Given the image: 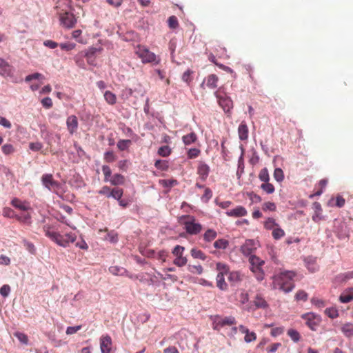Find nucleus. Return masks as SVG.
Segmentation results:
<instances>
[{
    "label": "nucleus",
    "mask_w": 353,
    "mask_h": 353,
    "mask_svg": "<svg viewBox=\"0 0 353 353\" xmlns=\"http://www.w3.org/2000/svg\"><path fill=\"white\" fill-rule=\"evenodd\" d=\"M99 50L96 48H90L84 54L87 62L92 65H96V53Z\"/></svg>",
    "instance_id": "nucleus-22"
},
{
    "label": "nucleus",
    "mask_w": 353,
    "mask_h": 353,
    "mask_svg": "<svg viewBox=\"0 0 353 353\" xmlns=\"http://www.w3.org/2000/svg\"><path fill=\"white\" fill-rule=\"evenodd\" d=\"M59 46L62 50H64L66 51H70V50H73L75 48L76 44L74 43H71V42H67V43H60Z\"/></svg>",
    "instance_id": "nucleus-62"
},
{
    "label": "nucleus",
    "mask_w": 353,
    "mask_h": 353,
    "mask_svg": "<svg viewBox=\"0 0 353 353\" xmlns=\"http://www.w3.org/2000/svg\"><path fill=\"white\" fill-rule=\"evenodd\" d=\"M61 23L66 28H72L77 23V19L72 13L65 12L60 14Z\"/></svg>",
    "instance_id": "nucleus-9"
},
{
    "label": "nucleus",
    "mask_w": 353,
    "mask_h": 353,
    "mask_svg": "<svg viewBox=\"0 0 353 353\" xmlns=\"http://www.w3.org/2000/svg\"><path fill=\"white\" fill-rule=\"evenodd\" d=\"M2 152L6 155H9L14 152L15 150L12 144L7 143L4 144L1 147Z\"/></svg>",
    "instance_id": "nucleus-48"
},
{
    "label": "nucleus",
    "mask_w": 353,
    "mask_h": 353,
    "mask_svg": "<svg viewBox=\"0 0 353 353\" xmlns=\"http://www.w3.org/2000/svg\"><path fill=\"white\" fill-rule=\"evenodd\" d=\"M228 245V241L224 239H219L214 243V247L216 249L224 250L227 248Z\"/></svg>",
    "instance_id": "nucleus-35"
},
{
    "label": "nucleus",
    "mask_w": 353,
    "mask_h": 353,
    "mask_svg": "<svg viewBox=\"0 0 353 353\" xmlns=\"http://www.w3.org/2000/svg\"><path fill=\"white\" fill-rule=\"evenodd\" d=\"M225 214L228 216L237 218L246 216L248 211L243 206L238 205L235 208L227 211Z\"/></svg>",
    "instance_id": "nucleus-17"
},
{
    "label": "nucleus",
    "mask_w": 353,
    "mask_h": 353,
    "mask_svg": "<svg viewBox=\"0 0 353 353\" xmlns=\"http://www.w3.org/2000/svg\"><path fill=\"white\" fill-rule=\"evenodd\" d=\"M273 175L274 179L278 182H281L284 179V174L281 168H276Z\"/></svg>",
    "instance_id": "nucleus-54"
},
{
    "label": "nucleus",
    "mask_w": 353,
    "mask_h": 353,
    "mask_svg": "<svg viewBox=\"0 0 353 353\" xmlns=\"http://www.w3.org/2000/svg\"><path fill=\"white\" fill-rule=\"evenodd\" d=\"M219 78L216 75L212 74L205 77L201 85L202 88L206 85L210 89H214L218 85Z\"/></svg>",
    "instance_id": "nucleus-15"
},
{
    "label": "nucleus",
    "mask_w": 353,
    "mask_h": 353,
    "mask_svg": "<svg viewBox=\"0 0 353 353\" xmlns=\"http://www.w3.org/2000/svg\"><path fill=\"white\" fill-rule=\"evenodd\" d=\"M216 270L218 271V274L228 275L230 272L229 266L221 262H218L216 263Z\"/></svg>",
    "instance_id": "nucleus-28"
},
{
    "label": "nucleus",
    "mask_w": 353,
    "mask_h": 353,
    "mask_svg": "<svg viewBox=\"0 0 353 353\" xmlns=\"http://www.w3.org/2000/svg\"><path fill=\"white\" fill-rule=\"evenodd\" d=\"M288 335L291 338L294 342L300 341L301 335L298 331L294 329H289L287 332Z\"/></svg>",
    "instance_id": "nucleus-39"
},
{
    "label": "nucleus",
    "mask_w": 353,
    "mask_h": 353,
    "mask_svg": "<svg viewBox=\"0 0 353 353\" xmlns=\"http://www.w3.org/2000/svg\"><path fill=\"white\" fill-rule=\"evenodd\" d=\"M41 181L43 185L50 191H54L59 187V182L53 179L51 174H43L41 177Z\"/></svg>",
    "instance_id": "nucleus-10"
},
{
    "label": "nucleus",
    "mask_w": 353,
    "mask_h": 353,
    "mask_svg": "<svg viewBox=\"0 0 353 353\" xmlns=\"http://www.w3.org/2000/svg\"><path fill=\"white\" fill-rule=\"evenodd\" d=\"M112 189L109 186L104 185L98 191V193L105 196L107 198H110Z\"/></svg>",
    "instance_id": "nucleus-56"
},
{
    "label": "nucleus",
    "mask_w": 353,
    "mask_h": 353,
    "mask_svg": "<svg viewBox=\"0 0 353 353\" xmlns=\"http://www.w3.org/2000/svg\"><path fill=\"white\" fill-rule=\"evenodd\" d=\"M184 251L185 248L179 245H176L172 251V254L175 256L173 263L177 267L185 266L188 263L187 258L183 256Z\"/></svg>",
    "instance_id": "nucleus-8"
},
{
    "label": "nucleus",
    "mask_w": 353,
    "mask_h": 353,
    "mask_svg": "<svg viewBox=\"0 0 353 353\" xmlns=\"http://www.w3.org/2000/svg\"><path fill=\"white\" fill-rule=\"evenodd\" d=\"M154 166L159 170L165 171L168 169V163L165 160H157Z\"/></svg>",
    "instance_id": "nucleus-46"
},
{
    "label": "nucleus",
    "mask_w": 353,
    "mask_h": 353,
    "mask_svg": "<svg viewBox=\"0 0 353 353\" xmlns=\"http://www.w3.org/2000/svg\"><path fill=\"white\" fill-rule=\"evenodd\" d=\"M261 188L268 194H272L274 192V187L272 183L265 182L261 184Z\"/></svg>",
    "instance_id": "nucleus-49"
},
{
    "label": "nucleus",
    "mask_w": 353,
    "mask_h": 353,
    "mask_svg": "<svg viewBox=\"0 0 353 353\" xmlns=\"http://www.w3.org/2000/svg\"><path fill=\"white\" fill-rule=\"evenodd\" d=\"M159 183L163 187L166 188H172L178 183L177 181L175 179H163L160 180Z\"/></svg>",
    "instance_id": "nucleus-53"
},
{
    "label": "nucleus",
    "mask_w": 353,
    "mask_h": 353,
    "mask_svg": "<svg viewBox=\"0 0 353 353\" xmlns=\"http://www.w3.org/2000/svg\"><path fill=\"white\" fill-rule=\"evenodd\" d=\"M353 300V288L346 289L339 296L341 303H347Z\"/></svg>",
    "instance_id": "nucleus-24"
},
{
    "label": "nucleus",
    "mask_w": 353,
    "mask_h": 353,
    "mask_svg": "<svg viewBox=\"0 0 353 353\" xmlns=\"http://www.w3.org/2000/svg\"><path fill=\"white\" fill-rule=\"evenodd\" d=\"M272 234L274 239L278 240L283 237L285 234L284 230H282L279 225L272 230Z\"/></svg>",
    "instance_id": "nucleus-36"
},
{
    "label": "nucleus",
    "mask_w": 353,
    "mask_h": 353,
    "mask_svg": "<svg viewBox=\"0 0 353 353\" xmlns=\"http://www.w3.org/2000/svg\"><path fill=\"white\" fill-rule=\"evenodd\" d=\"M259 179L261 181L265 182H268L270 180V176L268 173V170L266 168H264L261 170L259 174Z\"/></svg>",
    "instance_id": "nucleus-45"
},
{
    "label": "nucleus",
    "mask_w": 353,
    "mask_h": 353,
    "mask_svg": "<svg viewBox=\"0 0 353 353\" xmlns=\"http://www.w3.org/2000/svg\"><path fill=\"white\" fill-rule=\"evenodd\" d=\"M214 94L218 99L219 104L221 106L224 112H229L233 106L232 101L228 97H221L218 94L217 92H215Z\"/></svg>",
    "instance_id": "nucleus-16"
},
{
    "label": "nucleus",
    "mask_w": 353,
    "mask_h": 353,
    "mask_svg": "<svg viewBox=\"0 0 353 353\" xmlns=\"http://www.w3.org/2000/svg\"><path fill=\"white\" fill-rule=\"evenodd\" d=\"M66 126L68 131L71 135L76 133L79 126L77 117L75 115L69 116L66 119Z\"/></svg>",
    "instance_id": "nucleus-14"
},
{
    "label": "nucleus",
    "mask_w": 353,
    "mask_h": 353,
    "mask_svg": "<svg viewBox=\"0 0 353 353\" xmlns=\"http://www.w3.org/2000/svg\"><path fill=\"white\" fill-rule=\"evenodd\" d=\"M307 298H308V294L304 290H300L295 294V299L297 301H306L307 300Z\"/></svg>",
    "instance_id": "nucleus-50"
},
{
    "label": "nucleus",
    "mask_w": 353,
    "mask_h": 353,
    "mask_svg": "<svg viewBox=\"0 0 353 353\" xmlns=\"http://www.w3.org/2000/svg\"><path fill=\"white\" fill-rule=\"evenodd\" d=\"M193 73V71L188 69L182 75V79L183 81L186 82V83H189L192 81V77L191 75Z\"/></svg>",
    "instance_id": "nucleus-63"
},
{
    "label": "nucleus",
    "mask_w": 353,
    "mask_h": 353,
    "mask_svg": "<svg viewBox=\"0 0 353 353\" xmlns=\"http://www.w3.org/2000/svg\"><path fill=\"white\" fill-rule=\"evenodd\" d=\"M190 254H191V256L194 259H201L202 261H205L207 258L205 253L203 251H201V250H199L197 248H192L190 250Z\"/></svg>",
    "instance_id": "nucleus-30"
},
{
    "label": "nucleus",
    "mask_w": 353,
    "mask_h": 353,
    "mask_svg": "<svg viewBox=\"0 0 353 353\" xmlns=\"http://www.w3.org/2000/svg\"><path fill=\"white\" fill-rule=\"evenodd\" d=\"M102 172L104 174V181H109V180L112 176L110 168L108 165H103L102 166Z\"/></svg>",
    "instance_id": "nucleus-47"
},
{
    "label": "nucleus",
    "mask_w": 353,
    "mask_h": 353,
    "mask_svg": "<svg viewBox=\"0 0 353 353\" xmlns=\"http://www.w3.org/2000/svg\"><path fill=\"white\" fill-rule=\"evenodd\" d=\"M117 160V156L112 151H108L104 154V161L107 163H112Z\"/></svg>",
    "instance_id": "nucleus-51"
},
{
    "label": "nucleus",
    "mask_w": 353,
    "mask_h": 353,
    "mask_svg": "<svg viewBox=\"0 0 353 353\" xmlns=\"http://www.w3.org/2000/svg\"><path fill=\"white\" fill-rule=\"evenodd\" d=\"M256 243L252 239H248L241 247V252L242 254L247 256L254 255L253 253L256 250Z\"/></svg>",
    "instance_id": "nucleus-11"
},
{
    "label": "nucleus",
    "mask_w": 353,
    "mask_h": 353,
    "mask_svg": "<svg viewBox=\"0 0 353 353\" xmlns=\"http://www.w3.org/2000/svg\"><path fill=\"white\" fill-rule=\"evenodd\" d=\"M135 54L141 59L143 63L158 65L161 62V59L159 56H157L143 46L139 45L136 48Z\"/></svg>",
    "instance_id": "nucleus-3"
},
{
    "label": "nucleus",
    "mask_w": 353,
    "mask_h": 353,
    "mask_svg": "<svg viewBox=\"0 0 353 353\" xmlns=\"http://www.w3.org/2000/svg\"><path fill=\"white\" fill-rule=\"evenodd\" d=\"M12 74V67L6 60L0 58V75L10 77Z\"/></svg>",
    "instance_id": "nucleus-18"
},
{
    "label": "nucleus",
    "mask_w": 353,
    "mask_h": 353,
    "mask_svg": "<svg viewBox=\"0 0 353 353\" xmlns=\"http://www.w3.org/2000/svg\"><path fill=\"white\" fill-rule=\"evenodd\" d=\"M123 194V190L119 188H114L111 191V197L114 198L116 200H120L122 198Z\"/></svg>",
    "instance_id": "nucleus-38"
},
{
    "label": "nucleus",
    "mask_w": 353,
    "mask_h": 353,
    "mask_svg": "<svg viewBox=\"0 0 353 353\" xmlns=\"http://www.w3.org/2000/svg\"><path fill=\"white\" fill-rule=\"evenodd\" d=\"M243 274L240 272L232 271L229 272L228 279V281L231 283V285H235L241 282L243 279Z\"/></svg>",
    "instance_id": "nucleus-20"
},
{
    "label": "nucleus",
    "mask_w": 353,
    "mask_h": 353,
    "mask_svg": "<svg viewBox=\"0 0 353 353\" xmlns=\"http://www.w3.org/2000/svg\"><path fill=\"white\" fill-rule=\"evenodd\" d=\"M341 330L346 337L350 338L353 336V323L347 322L343 324Z\"/></svg>",
    "instance_id": "nucleus-25"
},
{
    "label": "nucleus",
    "mask_w": 353,
    "mask_h": 353,
    "mask_svg": "<svg viewBox=\"0 0 353 353\" xmlns=\"http://www.w3.org/2000/svg\"><path fill=\"white\" fill-rule=\"evenodd\" d=\"M100 348L101 353H112V341L109 335H104L101 337Z\"/></svg>",
    "instance_id": "nucleus-12"
},
{
    "label": "nucleus",
    "mask_w": 353,
    "mask_h": 353,
    "mask_svg": "<svg viewBox=\"0 0 353 353\" xmlns=\"http://www.w3.org/2000/svg\"><path fill=\"white\" fill-rule=\"evenodd\" d=\"M311 303L313 305L319 309L323 308L327 305L325 301L315 297H313L311 299Z\"/></svg>",
    "instance_id": "nucleus-43"
},
{
    "label": "nucleus",
    "mask_w": 353,
    "mask_h": 353,
    "mask_svg": "<svg viewBox=\"0 0 353 353\" xmlns=\"http://www.w3.org/2000/svg\"><path fill=\"white\" fill-rule=\"evenodd\" d=\"M198 139L197 135L195 132H192L182 137V141L185 145H191L195 143Z\"/></svg>",
    "instance_id": "nucleus-27"
},
{
    "label": "nucleus",
    "mask_w": 353,
    "mask_h": 353,
    "mask_svg": "<svg viewBox=\"0 0 353 353\" xmlns=\"http://www.w3.org/2000/svg\"><path fill=\"white\" fill-rule=\"evenodd\" d=\"M301 318L305 321L307 326L312 330H316L318 326L321 322L320 315L314 312H307L301 315Z\"/></svg>",
    "instance_id": "nucleus-7"
},
{
    "label": "nucleus",
    "mask_w": 353,
    "mask_h": 353,
    "mask_svg": "<svg viewBox=\"0 0 353 353\" xmlns=\"http://www.w3.org/2000/svg\"><path fill=\"white\" fill-rule=\"evenodd\" d=\"M256 307L265 308L268 306L266 301L261 296L257 294L253 301Z\"/></svg>",
    "instance_id": "nucleus-33"
},
{
    "label": "nucleus",
    "mask_w": 353,
    "mask_h": 353,
    "mask_svg": "<svg viewBox=\"0 0 353 353\" xmlns=\"http://www.w3.org/2000/svg\"><path fill=\"white\" fill-rule=\"evenodd\" d=\"M104 99L105 101L110 105H113L117 103L116 95L109 90L105 92Z\"/></svg>",
    "instance_id": "nucleus-31"
},
{
    "label": "nucleus",
    "mask_w": 353,
    "mask_h": 353,
    "mask_svg": "<svg viewBox=\"0 0 353 353\" xmlns=\"http://www.w3.org/2000/svg\"><path fill=\"white\" fill-rule=\"evenodd\" d=\"M295 272L285 271L274 275L272 277V288L288 293L294 288V278Z\"/></svg>",
    "instance_id": "nucleus-1"
},
{
    "label": "nucleus",
    "mask_w": 353,
    "mask_h": 353,
    "mask_svg": "<svg viewBox=\"0 0 353 353\" xmlns=\"http://www.w3.org/2000/svg\"><path fill=\"white\" fill-rule=\"evenodd\" d=\"M248 127L245 121H242L238 128V134L240 140L246 141L248 139Z\"/></svg>",
    "instance_id": "nucleus-23"
},
{
    "label": "nucleus",
    "mask_w": 353,
    "mask_h": 353,
    "mask_svg": "<svg viewBox=\"0 0 353 353\" xmlns=\"http://www.w3.org/2000/svg\"><path fill=\"white\" fill-rule=\"evenodd\" d=\"M45 235L55 242L59 246L67 248L70 243H74L77 239V236L72 233H65L61 234L59 232L50 230V227L45 225L43 227Z\"/></svg>",
    "instance_id": "nucleus-2"
},
{
    "label": "nucleus",
    "mask_w": 353,
    "mask_h": 353,
    "mask_svg": "<svg viewBox=\"0 0 353 353\" xmlns=\"http://www.w3.org/2000/svg\"><path fill=\"white\" fill-rule=\"evenodd\" d=\"M131 143H132L131 141L129 139L119 140L117 142V147L120 150L123 151L129 148Z\"/></svg>",
    "instance_id": "nucleus-42"
},
{
    "label": "nucleus",
    "mask_w": 353,
    "mask_h": 353,
    "mask_svg": "<svg viewBox=\"0 0 353 353\" xmlns=\"http://www.w3.org/2000/svg\"><path fill=\"white\" fill-rule=\"evenodd\" d=\"M172 150L168 145L161 146L158 150V154L166 157H168L171 154Z\"/></svg>",
    "instance_id": "nucleus-44"
},
{
    "label": "nucleus",
    "mask_w": 353,
    "mask_h": 353,
    "mask_svg": "<svg viewBox=\"0 0 353 353\" xmlns=\"http://www.w3.org/2000/svg\"><path fill=\"white\" fill-rule=\"evenodd\" d=\"M234 324H236V319L232 316L223 317L221 316L216 315L212 317V327L216 330H219L224 326H230Z\"/></svg>",
    "instance_id": "nucleus-6"
},
{
    "label": "nucleus",
    "mask_w": 353,
    "mask_h": 353,
    "mask_svg": "<svg viewBox=\"0 0 353 353\" xmlns=\"http://www.w3.org/2000/svg\"><path fill=\"white\" fill-rule=\"evenodd\" d=\"M239 330L241 333L245 334V336L244 337V340L246 343H250V342L254 341L256 339V333L254 332H250L248 328H247L244 325H239Z\"/></svg>",
    "instance_id": "nucleus-19"
},
{
    "label": "nucleus",
    "mask_w": 353,
    "mask_h": 353,
    "mask_svg": "<svg viewBox=\"0 0 353 353\" xmlns=\"http://www.w3.org/2000/svg\"><path fill=\"white\" fill-rule=\"evenodd\" d=\"M10 292V287L9 285H3L1 288H0V294L3 296V297H7L9 294Z\"/></svg>",
    "instance_id": "nucleus-64"
},
{
    "label": "nucleus",
    "mask_w": 353,
    "mask_h": 353,
    "mask_svg": "<svg viewBox=\"0 0 353 353\" xmlns=\"http://www.w3.org/2000/svg\"><path fill=\"white\" fill-rule=\"evenodd\" d=\"M262 209L264 211H272L274 212L276 209V205L273 202L268 201L263 204Z\"/></svg>",
    "instance_id": "nucleus-57"
},
{
    "label": "nucleus",
    "mask_w": 353,
    "mask_h": 353,
    "mask_svg": "<svg viewBox=\"0 0 353 353\" xmlns=\"http://www.w3.org/2000/svg\"><path fill=\"white\" fill-rule=\"evenodd\" d=\"M14 336L17 338V339L23 344H28V336L22 332H17L14 334Z\"/></svg>",
    "instance_id": "nucleus-55"
},
{
    "label": "nucleus",
    "mask_w": 353,
    "mask_h": 353,
    "mask_svg": "<svg viewBox=\"0 0 353 353\" xmlns=\"http://www.w3.org/2000/svg\"><path fill=\"white\" fill-rule=\"evenodd\" d=\"M217 236V233L215 230L212 229H208L205 231V232L203 234V239L205 241L211 242Z\"/></svg>",
    "instance_id": "nucleus-34"
},
{
    "label": "nucleus",
    "mask_w": 353,
    "mask_h": 353,
    "mask_svg": "<svg viewBox=\"0 0 353 353\" xmlns=\"http://www.w3.org/2000/svg\"><path fill=\"white\" fill-rule=\"evenodd\" d=\"M210 172V168L208 165L203 161H199L197 166L196 173L199 176V179L203 181H205L207 179L209 173Z\"/></svg>",
    "instance_id": "nucleus-13"
},
{
    "label": "nucleus",
    "mask_w": 353,
    "mask_h": 353,
    "mask_svg": "<svg viewBox=\"0 0 353 353\" xmlns=\"http://www.w3.org/2000/svg\"><path fill=\"white\" fill-rule=\"evenodd\" d=\"M168 26L172 29H175L179 26L178 19L175 16H171L168 20Z\"/></svg>",
    "instance_id": "nucleus-61"
},
{
    "label": "nucleus",
    "mask_w": 353,
    "mask_h": 353,
    "mask_svg": "<svg viewBox=\"0 0 353 353\" xmlns=\"http://www.w3.org/2000/svg\"><path fill=\"white\" fill-rule=\"evenodd\" d=\"M188 270L192 274H201L203 271V267L200 264L192 265L188 264L187 266Z\"/></svg>",
    "instance_id": "nucleus-32"
},
{
    "label": "nucleus",
    "mask_w": 353,
    "mask_h": 353,
    "mask_svg": "<svg viewBox=\"0 0 353 353\" xmlns=\"http://www.w3.org/2000/svg\"><path fill=\"white\" fill-rule=\"evenodd\" d=\"M250 263V270L254 274L256 279L259 281H261L264 279V272L262 268L265 264V261L255 255H251L249 257Z\"/></svg>",
    "instance_id": "nucleus-4"
},
{
    "label": "nucleus",
    "mask_w": 353,
    "mask_h": 353,
    "mask_svg": "<svg viewBox=\"0 0 353 353\" xmlns=\"http://www.w3.org/2000/svg\"><path fill=\"white\" fill-rule=\"evenodd\" d=\"M125 181V176L121 174H114L109 180V182L111 183V185L114 186L123 185Z\"/></svg>",
    "instance_id": "nucleus-26"
},
{
    "label": "nucleus",
    "mask_w": 353,
    "mask_h": 353,
    "mask_svg": "<svg viewBox=\"0 0 353 353\" xmlns=\"http://www.w3.org/2000/svg\"><path fill=\"white\" fill-rule=\"evenodd\" d=\"M44 79L43 75L41 74V73L36 72V73L26 76L25 78V81H26V82H30V81H32L33 79Z\"/></svg>",
    "instance_id": "nucleus-60"
},
{
    "label": "nucleus",
    "mask_w": 353,
    "mask_h": 353,
    "mask_svg": "<svg viewBox=\"0 0 353 353\" xmlns=\"http://www.w3.org/2000/svg\"><path fill=\"white\" fill-rule=\"evenodd\" d=\"M216 281V286L221 290H226L228 289V284L225 281V275L217 274Z\"/></svg>",
    "instance_id": "nucleus-29"
},
{
    "label": "nucleus",
    "mask_w": 353,
    "mask_h": 353,
    "mask_svg": "<svg viewBox=\"0 0 353 353\" xmlns=\"http://www.w3.org/2000/svg\"><path fill=\"white\" fill-rule=\"evenodd\" d=\"M327 179L320 180L319 182V186L320 189L317 192H316L312 196H320L323 193V189L327 185Z\"/></svg>",
    "instance_id": "nucleus-58"
},
{
    "label": "nucleus",
    "mask_w": 353,
    "mask_h": 353,
    "mask_svg": "<svg viewBox=\"0 0 353 353\" xmlns=\"http://www.w3.org/2000/svg\"><path fill=\"white\" fill-rule=\"evenodd\" d=\"M353 278V271L340 274L336 276V279L341 282H346Z\"/></svg>",
    "instance_id": "nucleus-41"
},
{
    "label": "nucleus",
    "mask_w": 353,
    "mask_h": 353,
    "mask_svg": "<svg viewBox=\"0 0 353 353\" xmlns=\"http://www.w3.org/2000/svg\"><path fill=\"white\" fill-rule=\"evenodd\" d=\"M182 223L187 233L191 235L198 234L202 230V225L195 221V218L191 216H186L183 218Z\"/></svg>",
    "instance_id": "nucleus-5"
},
{
    "label": "nucleus",
    "mask_w": 353,
    "mask_h": 353,
    "mask_svg": "<svg viewBox=\"0 0 353 353\" xmlns=\"http://www.w3.org/2000/svg\"><path fill=\"white\" fill-rule=\"evenodd\" d=\"M17 219L22 223H26V224H30L31 223V215L29 213L23 214L19 216H16Z\"/></svg>",
    "instance_id": "nucleus-52"
},
{
    "label": "nucleus",
    "mask_w": 353,
    "mask_h": 353,
    "mask_svg": "<svg viewBox=\"0 0 353 353\" xmlns=\"http://www.w3.org/2000/svg\"><path fill=\"white\" fill-rule=\"evenodd\" d=\"M277 226H279V224L273 218H268L267 220L264 222V228L266 230H273Z\"/></svg>",
    "instance_id": "nucleus-40"
},
{
    "label": "nucleus",
    "mask_w": 353,
    "mask_h": 353,
    "mask_svg": "<svg viewBox=\"0 0 353 353\" xmlns=\"http://www.w3.org/2000/svg\"><path fill=\"white\" fill-rule=\"evenodd\" d=\"M201 153L199 149L197 148H190L188 151V159H192L196 158Z\"/></svg>",
    "instance_id": "nucleus-59"
},
{
    "label": "nucleus",
    "mask_w": 353,
    "mask_h": 353,
    "mask_svg": "<svg viewBox=\"0 0 353 353\" xmlns=\"http://www.w3.org/2000/svg\"><path fill=\"white\" fill-rule=\"evenodd\" d=\"M325 314L330 319H336L339 316V311L335 307L326 308Z\"/></svg>",
    "instance_id": "nucleus-37"
},
{
    "label": "nucleus",
    "mask_w": 353,
    "mask_h": 353,
    "mask_svg": "<svg viewBox=\"0 0 353 353\" xmlns=\"http://www.w3.org/2000/svg\"><path fill=\"white\" fill-rule=\"evenodd\" d=\"M11 205L23 211H28L29 210H31V207L28 202L22 201L18 198H14L11 201Z\"/></svg>",
    "instance_id": "nucleus-21"
}]
</instances>
